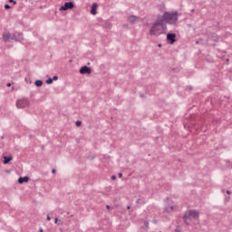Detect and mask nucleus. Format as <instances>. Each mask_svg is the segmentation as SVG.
Listing matches in <instances>:
<instances>
[{"mask_svg": "<svg viewBox=\"0 0 232 232\" xmlns=\"http://www.w3.org/2000/svg\"><path fill=\"white\" fill-rule=\"evenodd\" d=\"M177 26L179 24V13L165 12L161 16L158 15L157 20L151 24L149 34L154 37H159L168 32V25Z\"/></svg>", "mask_w": 232, "mask_h": 232, "instance_id": "f257e3e1", "label": "nucleus"}, {"mask_svg": "<svg viewBox=\"0 0 232 232\" xmlns=\"http://www.w3.org/2000/svg\"><path fill=\"white\" fill-rule=\"evenodd\" d=\"M199 213L197 210H188L185 213L183 220L187 226H189L193 220H198Z\"/></svg>", "mask_w": 232, "mask_h": 232, "instance_id": "f03ea898", "label": "nucleus"}, {"mask_svg": "<svg viewBox=\"0 0 232 232\" xmlns=\"http://www.w3.org/2000/svg\"><path fill=\"white\" fill-rule=\"evenodd\" d=\"M28 106H30V100L27 98H22L16 101V108L19 110L28 108Z\"/></svg>", "mask_w": 232, "mask_h": 232, "instance_id": "7ed1b4c3", "label": "nucleus"}, {"mask_svg": "<svg viewBox=\"0 0 232 232\" xmlns=\"http://www.w3.org/2000/svg\"><path fill=\"white\" fill-rule=\"evenodd\" d=\"M73 4L72 2H66L63 5H62L60 7V12H63L66 10H72V8H73Z\"/></svg>", "mask_w": 232, "mask_h": 232, "instance_id": "20e7f679", "label": "nucleus"}, {"mask_svg": "<svg viewBox=\"0 0 232 232\" xmlns=\"http://www.w3.org/2000/svg\"><path fill=\"white\" fill-rule=\"evenodd\" d=\"M12 41H15V43H21L23 41V34L21 33H14L11 37Z\"/></svg>", "mask_w": 232, "mask_h": 232, "instance_id": "39448f33", "label": "nucleus"}, {"mask_svg": "<svg viewBox=\"0 0 232 232\" xmlns=\"http://www.w3.org/2000/svg\"><path fill=\"white\" fill-rule=\"evenodd\" d=\"M128 21L130 23V24H135L140 21V18L137 15L131 14L128 17Z\"/></svg>", "mask_w": 232, "mask_h": 232, "instance_id": "423d86ee", "label": "nucleus"}, {"mask_svg": "<svg viewBox=\"0 0 232 232\" xmlns=\"http://www.w3.org/2000/svg\"><path fill=\"white\" fill-rule=\"evenodd\" d=\"M80 73H82V75H86V73L90 75V73H92V69L84 65L80 69Z\"/></svg>", "mask_w": 232, "mask_h": 232, "instance_id": "0eeeda50", "label": "nucleus"}, {"mask_svg": "<svg viewBox=\"0 0 232 232\" xmlns=\"http://www.w3.org/2000/svg\"><path fill=\"white\" fill-rule=\"evenodd\" d=\"M2 37H3L4 43H7V41H10V39H12V34H10V32L5 31L3 33Z\"/></svg>", "mask_w": 232, "mask_h": 232, "instance_id": "6e6552de", "label": "nucleus"}, {"mask_svg": "<svg viewBox=\"0 0 232 232\" xmlns=\"http://www.w3.org/2000/svg\"><path fill=\"white\" fill-rule=\"evenodd\" d=\"M175 37H177L176 34H168L167 41H169L170 44H173L175 43Z\"/></svg>", "mask_w": 232, "mask_h": 232, "instance_id": "1a4fd4ad", "label": "nucleus"}, {"mask_svg": "<svg viewBox=\"0 0 232 232\" xmlns=\"http://www.w3.org/2000/svg\"><path fill=\"white\" fill-rule=\"evenodd\" d=\"M28 180H30V178H28V176H25V177H20L18 179V182L20 184H24V182H28Z\"/></svg>", "mask_w": 232, "mask_h": 232, "instance_id": "9d476101", "label": "nucleus"}, {"mask_svg": "<svg viewBox=\"0 0 232 232\" xmlns=\"http://www.w3.org/2000/svg\"><path fill=\"white\" fill-rule=\"evenodd\" d=\"M97 6L98 5L96 3L92 4V9H91V14L92 15H97Z\"/></svg>", "mask_w": 232, "mask_h": 232, "instance_id": "9b49d317", "label": "nucleus"}, {"mask_svg": "<svg viewBox=\"0 0 232 232\" xmlns=\"http://www.w3.org/2000/svg\"><path fill=\"white\" fill-rule=\"evenodd\" d=\"M34 84H35V86H37L38 88H41V86H43V81H41V80H36V81L34 82Z\"/></svg>", "mask_w": 232, "mask_h": 232, "instance_id": "f8f14e48", "label": "nucleus"}, {"mask_svg": "<svg viewBox=\"0 0 232 232\" xmlns=\"http://www.w3.org/2000/svg\"><path fill=\"white\" fill-rule=\"evenodd\" d=\"M10 160H12V157H4V164H8V162H10Z\"/></svg>", "mask_w": 232, "mask_h": 232, "instance_id": "ddd939ff", "label": "nucleus"}, {"mask_svg": "<svg viewBox=\"0 0 232 232\" xmlns=\"http://www.w3.org/2000/svg\"><path fill=\"white\" fill-rule=\"evenodd\" d=\"M172 209H173V206H171L169 208H165V211H167V213H171Z\"/></svg>", "mask_w": 232, "mask_h": 232, "instance_id": "4468645a", "label": "nucleus"}, {"mask_svg": "<svg viewBox=\"0 0 232 232\" xmlns=\"http://www.w3.org/2000/svg\"><path fill=\"white\" fill-rule=\"evenodd\" d=\"M137 204H146V201H145V200H142V199H140V198H139V199L137 200Z\"/></svg>", "mask_w": 232, "mask_h": 232, "instance_id": "2eb2a0df", "label": "nucleus"}, {"mask_svg": "<svg viewBox=\"0 0 232 232\" xmlns=\"http://www.w3.org/2000/svg\"><path fill=\"white\" fill-rule=\"evenodd\" d=\"M52 82H53V79H52V78H49V79L46 81V84H52Z\"/></svg>", "mask_w": 232, "mask_h": 232, "instance_id": "dca6fc26", "label": "nucleus"}, {"mask_svg": "<svg viewBox=\"0 0 232 232\" xmlns=\"http://www.w3.org/2000/svg\"><path fill=\"white\" fill-rule=\"evenodd\" d=\"M81 124H82V122L81 121H76V126H81Z\"/></svg>", "mask_w": 232, "mask_h": 232, "instance_id": "f3484780", "label": "nucleus"}, {"mask_svg": "<svg viewBox=\"0 0 232 232\" xmlns=\"http://www.w3.org/2000/svg\"><path fill=\"white\" fill-rule=\"evenodd\" d=\"M175 232H182V229H181L180 227H177V228L175 229Z\"/></svg>", "mask_w": 232, "mask_h": 232, "instance_id": "a211bd4d", "label": "nucleus"}, {"mask_svg": "<svg viewBox=\"0 0 232 232\" xmlns=\"http://www.w3.org/2000/svg\"><path fill=\"white\" fill-rule=\"evenodd\" d=\"M5 10H10V5H5Z\"/></svg>", "mask_w": 232, "mask_h": 232, "instance_id": "6ab92c4d", "label": "nucleus"}, {"mask_svg": "<svg viewBox=\"0 0 232 232\" xmlns=\"http://www.w3.org/2000/svg\"><path fill=\"white\" fill-rule=\"evenodd\" d=\"M9 3H14V5H17V2L14 1V0H9Z\"/></svg>", "mask_w": 232, "mask_h": 232, "instance_id": "aec40b11", "label": "nucleus"}, {"mask_svg": "<svg viewBox=\"0 0 232 232\" xmlns=\"http://www.w3.org/2000/svg\"><path fill=\"white\" fill-rule=\"evenodd\" d=\"M58 79H59V77H57V76L53 77V81H57Z\"/></svg>", "mask_w": 232, "mask_h": 232, "instance_id": "412c9836", "label": "nucleus"}, {"mask_svg": "<svg viewBox=\"0 0 232 232\" xmlns=\"http://www.w3.org/2000/svg\"><path fill=\"white\" fill-rule=\"evenodd\" d=\"M111 180H116L117 179V177L116 176H111Z\"/></svg>", "mask_w": 232, "mask_h": 232, "instance_id": "4be33fe9", "label": "nucleus"}, {"mask_svg": "<svg viewBox=\"0 0 232 232\" xmlns=\"http://www.w3.org/2000/svg\"><path fill=\"white\" fill-rule=\"evenodd\" d=\"M59 222V218H55L54 224H57Z\"/></svg>", "mask_w": 232, "mask_h": 232, "instance_id": "5701e85b", "label": "nucleus"}, {"mask_svg": "<svg viewBox=\"0 0 232 232\" xmlns=\"http://www.w3.org/2000/svg\"><path fill=\"white\" fill-rule=\"evenodd\" d=\"M119 179H122V173L118 174Z\"/></svg>", "mask_w": 232, "mask_h": 232, "instance_id": "b1692460", "label": "nucleus"}, {"mask_svg": "<svg viewBox=\"0 0 232 232\" xmlns=\"http://www.w3.org/2000/svg\"><path fill=\"white\" fill-rule=\"evenodd\" d=\"M47 220L48 221L52 220V218L50 216H47Z\"/></svg>", "mask_w": 232, "mask_h": 232, "instance_id": "393cba45", "label": "nucleus"}, {"mask_svg": "<svg viewBox=\"0 0 232 232\" xmlns=\"http://www.w3.org/2000/svg\"><path fill=\"white\" fill-rule=\"evenodd\" d=\"M227 195H231V191L227 190Z\"/></svg>", "mask_w": 232, "mask_h": 232, "instance_id": "a878e982", "label": "nucleus"}, {"mask_svg": "<svg viewBox=\"0 0 232 232\" xmlns=\"http://www.w3.org/2000/svg\"><path fill=\"white\" fill-rule=\"evenodd\" d=\"M106 208H107V209H111L110 205H107V206H106Z\"/></svg>", "mask_w": 232, "mask_h": 232, "instance_id": "bb28decb", "label": "nucleus"}, {"mask_svg": "<svg viewBox=\"0 0 232 232\" xmlns=\"http://www.w3.org/2000/svg\"><path fill=\"white\" fill-rule=\"evenodd\" d=\"M12 86V83H7V87L10 88Z\"/></svg>", "mask_w": 232, "mask_h": 232, "instance_id": "cd10ccee", "label": "nucleus"}, {"mask_svg": "<svg viewBox=\"0 0 232 232\" xmlns=\"http://www.w3.org/2000/svg\"><path fill=\"white\" fill-rule=\"evenodd\" d=\"M127 209H131V207L128 206V207H127Z\"/></svg>", "mask_w": 232, "mask_h": 232, "instance_id": "c85d7f7f", "label": "nucleus"}, {"mask_svg": "<svg viewBox=\"0 0 232 232\" xmlns=\"http://www.w3.org/2000/svg\"><path fill=\"white\" fill-rule=\"evenodd\" d=\"M52 173H55V169H53V170H52Z\"/></svg>", "mask_w": 232, "mask_h": 232, "instance_id": "c756f323", "label": "nucleus"}, {"mask_svg": "<svg viewBox=\"0 0 232 232\" xmlns=\"http://www.w3.org/2000/svg\"><path fill=\"white\" fill-rule=\"evenodd\" d=\"M148 224H149L148 222H145V226H147V227H148Z\"/></svg>", "mask_w": 232, "mask_h": 232, "instance_id": "7c9ffc66", "label": "nucleus"}, {"mask_svg": "<svg viewBox=\"0 0 232 232\" xmlns=\"http://www.w3.org/2000/svg\"><path fill=\"white\" fill-rule=\"evenodd\" d=\"M41 232H43V229H40Z\"/></svg>", "mask_w": 232, "mask_h": 232, "instance_id": "2f4dec72", "label": "nucleus"}]
</instances>
